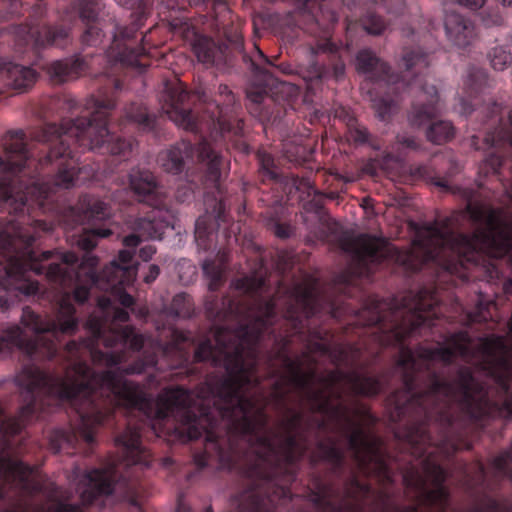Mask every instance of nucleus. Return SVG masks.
I'll return each instance as SVG.
<instances>
[{
    "mask_svg": "<svg viewBox=\"0 0 512 512\" xmlns=\"http://www.w3.org/2000/svg\"><path fill=\"white\" fill-rule=\"evenodd\" d=\"M235 290L251 294L249 305L229 301L216 315L238 324L235 331L216 327L194 353L196 361H211L223 366L226 376L220 382L209 380L196 394L180 387L164 389L155 401L144 389L124 375L140 374L157 363L156 352L175 355L179 364L188 361V336L173 330V341L165 346L158 340L136 334L127 311L112 306L108 297H100L102 319L90 316L86 326L91 339L66 345L69 365L64 377L47 375L34 365L24 366L15 376L26 405L15 418L0 424L5 435L19 433L41 405V395L69 400L78 414L76 432L56 430L50 436L51 448L58 452L73 446L78 434L86 443L95 441L98 428L112 406L133 408L152 420L172 419L180 434L197 439L205 434V449L194 457L195 464L206 467L216 459L222 468L237 465L239 446L246 445L254 460L243 473L261 483L245 492L239 502L240 512H271L277 502L291 498L286 483L293 478L289 465L306 450L303 415L289 410L274 428H268L263 413V399L255 374L257 342L260 334L273 323L276 300L264 301L261 275L235 280Z\"/></svg>",
    "mask_w": 512,
    "mask_h": 512,
    "instance_id": "f257e3e1",
    "label": "nucleus"
},
{
    "mask_svg": "<svg viewBox=\"0 0 512 512\" xmlns=\"http://www.w3.org/2000/svg\"><path fill=\"white\" fill-rule=\"evenodd\" d=\"M463 216L475 230L471 236L454 234L452 220L443 218L422 225L409 250H399L382 238L361 234L346 238L342 248L349 253V272L369 276L383 260H392L408 270H417L427 261H437L450 273H460L466 263L478 265L484 257L499 258L512 247V213L492 209L479 202H469Z\"/></svg>",
    "mask_w": 512,
    "mask_h": 512,
    "instance_id": "f03ea898",
    "label": "nucleus"
},
{
    "mask_svg": "<svg viewBox=\"0 0 512 512\" xmlns=\"http://www.w3.org/2000/svg\"><path fill=\"white\" fill-rule=\"evenodd\" d=\"M293 385L299 390L303 405L325 414L343 432L348 449L358 464L368 471L389 479L380 441L367 429L369 416L363 408L348 406L344 394L375 395L380 390L378 380L352 370H334L319 378L314 373H302L294 363L287 364Z\"/></svg>",
    "mask_w": 512,
    "mask_h": 512,
    "instance_id": "7ed1b4c3",
    "label": "nucleus"
},
{
    "mask_svg": "<svg viewBox=\"0 0 512 512\" xmlns=\"http://www.w3.org/2000/svg\"><path fill=\"white\" fill-rule=\"evenodd\" d=\"M93 109L92 118L85 120H65L59 127L49 125L45 129L35 132L33 139L38 142H52L53 147L45 158V163H52L63 159L58 164L59 172L53 184L35 182L26 191L16 190L10 180H0V202L9 203L15 212H23L24 206L29 202L41 204L55 188L69 189L75 184L76 167L72 161V143L91 150H102L112 155L126 156L132 150V142L114 137L107 129V111L115 107L111 100L91 99L87 104Z\"/></svg>",
    "mask_w": 512,
    "mask_h": 512,
    "instance_id": "20e7f679",
    "label": "nucleus"
},
{
    "mask_svg": "<svg viewBox=\"0 0 512 512\" xmlns=\"http://www.w3.org/2000/svg\"><path fill=\"white\" fill-rule=\"evenodd\" d=\"M34 240L35 235L18 222L10 221L4 226L0 225V247L5 251V263H0V288L18 291L25 296L35 295L39 285L30 280L27 273L45 272L47 280L62 290L76 285L74 299L79 303L85 302L89 296V287L80 284L81 277L84 274L85 282L98 287V276L94 271L98 259L86 254L77 266L78 258L73 252L45 251L37 256L29 248Z\"/></svg>",
    "mask_w": 512,
    "mask_h": 512,
    "instance_id": "39448f33",
    "label": "nucleus"
},
{
    "mask_svg": "<svg viewBox=\"0 0 512 512\" xmlns=\"http://www.w3.org/2000/svg\"><path fill=\"white\" fill-rule=\"evenodd\" d=\"M75 309L69 293L63 291L59 302L57 320H45L35 314L29 307L23 308L21 323L31 329L36 335L27 340L24 331L17 325H12L0 336V358L8 356L17 348L31 357L50 359L57 352L55 339L59 333H73L78 320L74 316Z\"/></svg>",
    "mask_w": 512,
    "mask_h": 512,
    "instance_id": "423d86ee",
    "label": "nucleus"
},
{
    "mask_svg": "<svg viewBox=\"0 0 512 512\" xmlns=\"http://www.w3.org/2000/svg\"><path fill=\"white\" fill-rule=\"evenodd\" d=\"M408 440L414 455L426 457L421 461V467L413 466L403 475V480L407 486L417 490L435 512H444L448 506V494L443 486L446 473L436 462L430 448L435 445L445 450V443L432 440L430 433L423 427L411 431Z\"/></svg>",
    "mask_w": 512,
    "mask_h": 512,
    "instance_id": "0eeeda50",
    "label": "nucleus"
},
{
    "mask_svg": "<svg viewBox=\"0 0 512 512\" xmlns=\"http://www.w3.org/2000/svg\"><path fill=\"white\" fill-rule=\"evenodd\" d=\"M129 182L138 200L153 207L151 216L136 222V233L126 236L123 240L125 247L134 248L142 240L161 239L166 229H174V217L168 209H164L165 194L150 171L133 169L129 175Z\"/></svg>",
    "mask_w": 512,
    "mask_h": 512,
    "instance_id": "6e6552de",
    "label": "nucleus"
},
{
    "mask_svg": "<svg viewBox=\"0 0 512 512\" xmlns=\"http://www.w3.org/2000/svg\"><path fill=\"white\" fill-rule=\"evenodd\" d=\"M117 471L114 464L89 472H75L74 481L82 504H93L98 497L113 492Z\"/></svg>",
    "mask_w": 512,
    "mask_h": 512,
    "instance_id": "1a4fd4ad",
    "label": "nucleus"
},
{
    "mask_svg": "<svg viewBox=\"0 0 512 512\" xmlns=\"http://www.w3.org/2000/svg\"><path fill=\"white\" fill-rule=\"evenodd\" d=\"M286 311L284 316L291 320H298L299 315L310 317L318 311L317 283L311 278H305L287 291L285 300Z\"/></svg>",
    "mask_w": 512,
    "mask_h": 512,
    "instance_id": "9d476101",
    "label": "nucleus"
},
{
    "mask_svg": "<svg viewBox=\"0 0 512 512\" xmlns=\"http://www.w3.org/2000/svg\"><path fill=\"white\" fill-rule=\"evenodd\" d=\"M369 494V488L358 482H353L347 489L345 499L336 504L333 498L331 488L323 487L311 498L312 502L319 506L323 511L330 512H362V498ZM409 512H418L416 509H410Z\"/></svg>",
    "mask_w": 512,
    "mask_h": 512,
    "instance_id": "9b49d317",
    "label": "nucleus"
},
{
    "mask_svg": "<svg viewBox=\"0 0 512 512\" xmlns=\"http://www.w3.org/2000/svg\"><path fill=\"white\" fill-rule=\"evenodd\" d=\"M6 159L0 157V174L15 175L20 172L29 159V152L22 130L10 131L3 139Z\"/></svg>",
    "mask_w": 512,
    "mask_h": 512,
    "instance_id": "f8f14e48",
    "label": "nucleus"
},
{
    "mask_svg": "<svg viewBox=\"0 0 512 512\" xmlns=\"http://www.w3.org/2000/svg\"><path fill=\"white\" fill-rule=\"evenodd\" d=\"M33 478L32 469L10 456L7 451L1 452L0 480H3L5 485L15 486L25 492H34L38 489V484Z\"/></svg>",
    "mask_w": 512,
    "mask_h": 512,
    "instance_id": "ddd939ff",
    "label": "nucleus"
},
{
    "mask_svg": "<svg viewBox=\"0 0 512 512\" xmlns=\"http://www.w3.org/2000/svg\"><path fill=\"white\" fill-rule=\"evenodd\" d=\"M411 85L419 86L421 93L419 101L413 105L409 114V123L414 127L427 124L432 118L441 112L439 97L434 85H422V80L415 79Z\"/></svg>",
    "mask_w": 512,
    "mask_h": 512,
    "instance_id": "4468645a",
    "label": "nucleus"
},
{
    "mask_svg": "<svg viewBox=\"0 0 512 512\" xmlns=\"http://www.w3.org/2000/svg\"><path fill=\"white\" fill-rule=\"evenodd\" d=\"M115 443L121 450L122 460L127 466H149V453L142 446L138 427L129 425L123 433L116 437Z\"/></svg>",
    "mask_w": 512,
    "mask_h": 512,
    "instance_id": "2eb2a0df",
    "label": "nucleus"
},
{
    "mask_svg": "<svg viewBox=\"0 0 512 512\" xmlns=\"http://www.w3.org/2000/svg\"><path fill=\"white\" fill-rule=\"evenodd\" d=\"M167 96L168 103L163 109L169 119L184 130L196 131L198 129L196 118L192 115L190 110L183 107V104L189 98V93L178 86L172 88Z\"/></svg>",
    "mask_w": 512,
    "mask_h": 512,
    "instance_id": "dca6fc26",
    "label": "nucleus"
},
{
    "mask_svg": "<svg viewBox=\"0 0 512 512\" xmlns=\"http://www.w3.org/2000/svg\"><path fill=\"white\" fill-rule=\"evenodd\" d=\"M444 27L448 39L458 47L469 45L475 36L473 23L456 12H447Z\"/></svg>",
    "mask_w": 512,
    "mask_h": 512,
    "instance_id": "f3484780",
    "label": "nucleus"
},
{
    "mask_svg": "<svg viewBox=\"0 0 512 512\" xmlns=\"http://www.w3.org/2000/svg\"><path fill=\"white\" fill-rule=\"evenodd\" d=\"M193 155V148L189 142L181 141L158 155L159 165L168 173L178 174L185 162Z\"/></svg>",
    "mask_w": 512,
    "mask_h": 512,
    "instance_id": "a211bd4d",
    "label": "nucleus"
},
{
    "mask_svg": "<svg viewBox=\"0 0 512 512\" xmlns=\"http://www.w3.org/2000/svg\"><path fill=\"white\" fill-rule=\"evenodd\" d=\"M357 70L369 78H380L387 82L396 83L393 75H389V67L386 63L380 61L371 50L364 49L356 57Z\"/></svg>",
    "mask_w": 512,
    "mask_h": 512,
    "instance_id": "6ab92c4d",
    "label": "nucleus"
},
{
    "mask_svg": "<svg viewBox=\"0 0 512 512\" xmlns=\"http://www.w3.org/2000/svg\"><path fill=\"white\" fill-rule=\"evenodd\" d=\"M198 157L207 164V173L210 180L216 182L221 175V169L225 165V160L206 141L199 144L197 148Z\"/></svg>",
    "mask_w": 512,
    "mask_h": 512,
    "instance_id": "aec40b11",
    "label": "nucleus"
},
{
    "mask_svg": "<svg viewBox=\"0 0 512 512\" xmlns=\"http://www.w3.org/2000/svg\"><path fill=\"white\" fill-rule=\"evenodd\" d=\"M68 36V31L64 28L43 27L40 29H30L25 38L27 43L32 42L36 47H43L51 44H58L60 40Z\"/></svg>",
    "mask_w": 512,
    "mask_h": 512,
    "instance_id": "412c9836",
    "label": "nucleus"
},
{
    "mask_svg": "<svg viewBox=\"0 0 512 512\" xmlns=\"http://www.w3.org/2000/svg\"><path fill=\"white\" fill-rule=\"evenodd\" d=\"M9 84L16 90L30 87L36 79V73L30 67L12 64L5 68Z\"/></svg>",
    "mask_w": 512,
    "mask_h": 512,
    "instance_id": "4be33fe9",
    "label": "nucleus"
},
{
    "mask_svg": "<svg viewBox=\"0 0 512 512\" xmlns=\"http://www.w3.org/2000/svg\"><path fill=\"white\" fill-rule=\"evenodd\" d=\"M79 210L87 220H102L110 215L109 208L104 202L90 196L81 199Z\"/></svg>",
    "mask_w": 512,
    "mask_h": 512,
    "instance_id": "5701e85b",
    "label": "nucleus"
},
{
    "mask_svg": "<svg viewBox=\"0 0 512 512\" xmlns=\"http://www.w3.org/2000/svg\"><path fill=\"white\" fill-rule=\"evenodd\" d=\"M454 136V127L449 121H436L429 125L426 131L427 139L435 144H442Z\"/></svg>",
    "mask_w": 512,
    "mask_h": 512,
    "instance_id": "b1692460",
    "label": "nucleus"
},
{
    "mask_svg": "<svg viewBox=\"0 0 512 512\" xmlns=\"http://www.w3.org/2000/svg\"><path fill=\"white\" fill-rule=\"evenodd\" d=\"M193 51L200 62L204 64H214L218 49L212 40L199 37L193 43Z\"/></svg>",
    "mask_w": 512,
    "mask_h": 512,
    "instance_id": "393cba45",
    "label": "nucleus"
},
{
    "mask_svg": "<svg viewBox=\"0 0 512 512\" xmlns=\"http://www.w3.org/2000/svg\"><path fill=\"white\" fill-rule=\"evenodd\" d=\"M202 269L205 276L209 279V289L216 290L222 282L225 270L224 256L222 255L217 263L211 260L203 261Z\"/></svg>",
    "mask_w": 512,
    "mask_h": 512,
    "instance_id": "a878e982",
    "label": "nucleus"
},
{
    "mask_svg": "<svg viewBox=\"0 0 512 512\" xmlns=\"http://www.w3.org/2000/svg\"><path fill=\"white\" fill-rule=\"evenodd\" d=\"M110 233L111 232L108 229H83L76 243L81 249L88 251L93 249L97 245L98 238H105L108 235H110Z\"/></svg>",
    "mask_w": 512,
    "mask_h": 512,
    "instance_id": "bb28decb",
    "label": "nucleus"
},
{
    "mask_svg": "<svg viewBox=\"0 0 512 512\" xmlns=\"http://www.w3.org/2000/svg\"><path fill=\"white\" fill-rule=\"evenodd\" d=\"M210 217L208 215H204L199 217L195 222V241L197 246L201 249H207L208 238L210 236L209 233V224Z\"/></svg>",
    "mask_w": 512,
    "mask_h": 512,
    "instance_id": "cd10ccee",
    "label": "nucleus"
},
{
    "mask_svg": "<svg viewBox=\"0 0 512 512\" xmlns=\"http://www.w3.org/2000/svg\"><path fill=\"white\" fill-rule=\"evenodd\" d=\"M487 82V73L480 68H471L466 77L464 84L470 92L479 91Z\"/></svg>",
    "mask_w": 512,
    "mask_h": 512,
    "instance_id": "c85d7f7f",
    "label": "nucleus"
},
{
    "mask_svg": "<svg viewBox=\"0 0 512 512\" xmlns=\"http://www.w3.org/2000/svg\"><path fill=\"white\" fill-rule=\"evenodd\" d=\"M490 63L495 70L502 71L511 65V53L503 47H496L490 53Z\"/></svg>",
    "mask_w": 512,
    "mask_h": 512,
    "instance_id": "c756f323",
    "label": "nucleus"
},
{
    "mask_svg": "<svg viewBox=\"0 0 512 512\" xmlns=\"http://www.w3.org/2000/svg\"><path fill=\"white\" fill-rule=\"evenodd\" d=\"M170 314L175 317H189L190 316V299L184 294H177L172 301Z\"/></svg>",
    "mask_w": 512,
    "mask_h": 512,
    "instance_id": "7c9ffc66",
    "label": "nucleus"
},
{
    "mask_svg": "<svg viewBox=\"0 0 512 512\" xmlns=\"http://www.w3.org/2000/svg\"><path fill=\"white\" fill-rule=\"evenodd\" d=\"M125 114L127 119L143 125L145 128L152 127V121L147 114L146 109L141 106L132 104L126 109Z\"/></svg>",
    "mask_w": 512,
    "mask_h": 512,
    "instance_id": "2f4dec72",
    "label": "nucleus"
},
{
    "mask_svg": "<svg viewBox=\"0 0 512 512\" xmlns=\"http://www.w3.org/2000/svg\"><path fill=\"white\" fill-rule=\"evenodd\" d=\"M511 129L509 131L499 130L485 137V142L489 147L500 145L507 141L512 146V113L509 115Z\"/></svg>",
    "mask_w": 512,
    "mask_h": 512,
    "instance_id": "473e14b6",
    "label": "nucleus"
},
{
    "mask_svg": "<svg viewBox=\"0 0 512 512\" xmlns=\"http://www.w3.org/2000/svg\"><path fill=\"white\" fill-rule=\"evenodd\" d=\"M299 73L306 81H312L315 79L320 80L326 77V70L314 61H311V63L306 68L301 67Z\"/></svg>",
    "mask_w": 512,
    "mask_h": 512,
    "instance_id": "72a5a7b5",
    "label": "nucleus"
},
{
    "mask_svg": "<svg viewBox=\"0 0 512 512\" xmlns=\"http://www.w3.org/2000/svg\"><path fill=\"white\" fill-rule=\"evenodd\" d=\"M363 28L369 34L379 35L385 29V24L382 19L376 15H367L363 20Z\"/></svg>",
    "mask_w": 512,
    "mask_h": 512,
    "instance_id": "f704fd0d",
    "label": "nucleus"
},
{
    "mask_svg": "<svg viewBox=\"0 0 512 512\" xmlns=\"http://www.w3.org/2000/svg\"><path fill=\"white\" fill-rule=\"evenodd\" d=\"M403 61L406 67L407 71L412 70L413 68H426L428 65V62L426 60V57L422 53H409L404 55Z\"/></svg>",
    "mask_w": 512,
    "mask_h": 512,
    "instance_id": "c9c22d12",
    "label": "nucleus"
},
{
    "mask_svg": "<svg viewBox=\"0 0 512 512\" xmlns=\"http://www.w3.org/2000/svg\"><path fill=\"white\" fill-rule=\"evenodd\" d=\"M79 6L80 17L84 21H95L98 13L92 0H76Z\"/></svg>",
    "mask_w": 512,
    "mask_h": 512,
    "instance_id": "e433bc0d",
    "label": "nucleus"
},
{
    "mask_svg": "<svg viewBox=\"0 0 512 512\" xmlns=\"http://www.w3.org/2000/svg\"><path fill=\"white\" fill-rule=\"evenodd\" d=\"M69 73V66L66 62L56 61L51 64L49 74L57 81H64Z\"/></svg>",
    "mask_w": 512,
    "mask_h": 512,
    "instance_id": "4c0bfd02",
    "label": "nucleus"
},
{
    "mask_svg": "<svg viewBox=\"0 0 512 512\" xmlns=\"http://www.w3.org/2000/svg\"><path fill=\"white\" fill-rule=\"evenodd\" d=\"M349 139L357 143H364L368 140V132L364 126L356 123L349 125Z\"/></svg>",
    "mask_w": 512,
    "mask_h": 512,
    "instance_id": "58836bf2",
    "label": "nucleus"
},
{
    "mask_svg": "<svg viewBox=\"0 0 512 512\" xmlns=\"http://www.w3.org/2000/svg\"><path fill=\"white\" fill-rule=\"evenodd\" d=\"M373 106L378 114V117L384 120L393 111L394 103L384 99H377L374 100Z\"/></svg>",
    "mask_w": 512,
    "mask_h": 512,
    "instance_id": "ea45409f",
    "label": "nucleus"
},
{
    "mask_svg": "<svg viewBox=\"0 0 512 512\" xmlns=\"http://www.w3.org/2000/svg\"><path fill=\"white\" fill-rule=\"evenodd\" d=\"M261 169L270 177H276L277 173L274 171V160L268 153L261 152L258 154Z\"/></svg>",
    "mask_w": 512,
    "mask_h": 512,
    "instance_id": "a19ab883",
    "label": "nucleus"
},
{
    "mask_svg": "<svg viewBox=\"0 0 512 512\" xmlns=\"http://www.w3.org/2000/svg\"><path fill=\"white\" fill-rule=\"evenodd\" d=\"M359 349L349 346L341 350V361L344 364L352 363L358 357Z\"/></svg>",
    "mask_w": 512,
    "mask_h": 512,
    "instance_id": "79ce46f5",
    "label": "nucleus"
},
{
    "mask_svg": "<svg viewBox=\"0 0 512 512\" xmlns=\"http://www.w3.org/2000/svg\"><path fill=\"white\" fill-rule=\"evenodd\" d=\"M325 457L334 463H340L343 458V453L340 448L333 444L326 452Z\"/></svg>",
    "mask_w": 512,
    "mask_h": 512,
    "instance_id": "37998d69",
    "label": "nucleus"
},
{
    "mask_svg": "<svg viewBox=\"0 0 512 512\" xmlns=\"http://www.w3.org/2000/svg\"><path fill=\"white\" fill-rule=\"evenodd\" d=\"M265 90L263 87H257L254 89H249L247 91V97L253 102V103H261L264 98Z\"/></svg>",
    "mask_w": 512,
    "mask_h": 512,
    "instance_id": "c03bdc74",
    "label": "nucleus"
},
{
    "mask_svg": "<svg viewBox=\"0 0 512 512\" xmlns=\"http://www.w3.org/2000/svg\"><path fill=\"white\" fill-rule=\"evenodd\" d=\"M485 164L490 166V169L486 171L487 173H496L501 166V159L495 154H490L489 157L485 160Z\"/></svg>",
    "mask_w": 512,
    "mask_h": 512,
    "instance_id": "a18cd8bd",
    "label": "nucleus"
},
{
    "mask_svg": "<svg viewBox=\"0 0 512 512\" xmlns=\"http://www.w3.org/2000/svg\"><path fill=\"white\" fill-rule=\"evenodd\" d=\"M397 142L401 144L402 146L410 149H416L417 144L415 139L412 136L408 135H398L397 136Z\"/></svg>",
    "mask_w": 512,
    "mask_h": 512,
    "instance_id": "49530a36",
    "label": "nucleus"
},
{
    "mask_svg": "<svg viewBox=\"0 0 512 512\" xmlns=\"http://www.w3.org/2000/svg\"><path fill=\"white\" fill-rule=\"evenodd\" d=\"M252 67H253V70L255 72L256 75H261L263 76V80H262V85L263 86H268L270 85L271 83V75L266 72L264 69H262L259 64H256V63H252Z\"/></svg>",
    "mask_w": 512,
    "mask_h": 512,
    "instance_id": "de8ad7c7",
    "label": "nucleus"
},
{
    "mask_svg": "<svg viewBox=\"0 0 512 512\" xmlns=\"http://www.w3.org/2000/svg\"><path fill=\"white\" fill-rule=\"evenodd\" d=\"M156 252V248L151 245V244H148V245H145L143 246L140 251H139V256L144 260V261H148L152 258V256L155 254Z\"/></svg>",
    "mask_w": 512,
    "mask_h": 512,
    "instance_id": "09e8293b",
    "label": "nucleus"
},
{
    "mask_svg": "<svg viewBox=\"0 0 512 512\" xmlns=\"http://www.w3.org/2000/svg\"><path fill=\"white\" fill-rule=\"evenodd\" d=\"M335 49L334 44H332L330 41L325 40L324 42L318 44L317 48H311L310 54L313 56L314 54L318 53L319 51H333Z\"/></svg>",
    "mask_w": 512,
    "mask_h": 512,
    "instance_id": "8fccbe9b",
    "label": "nucleus"
},
{
    "mask_svg": "<svg viewBox=\"0 0 512 512\" xmlns=\"http://www.w3.org/2000/svg\"><path fill=\"white\" fill-rule=\"evenodd\" d=\"M99 35V29L94 26H89L86 30V33L84 35V41L87 44H95L97 42V39H92L91 37Z\"/></svg>",
    "mask_w": 512,
    "mask_h": 512,
    "instance_id": "3c124183",
    "label": "nucleus"
},
{
    "mask_svg": "<svg viewBox=\"0 0 512 512\" xmlns=\"http://www.w3.org/2000/svg\"><path fill=\"white\" fill-rule=\"evenodd\" d=\"M160 269L157 265L152 264L149 266V272L144 277L145 283L149 284L152 283L159 275Z\"/></svg>",
    "mask_w": 512,
    "mask_h": 512,
    "instance_id": "603ef678",
    "label": "nucleus"
},
{
    "mask_svg": "<svg viewBox=\"0 0 512 512\" xmlns=\"http://www.w3.org/2000/svg\"><path fill=\"white\" fill-rule=\"evenodd\" d=\"M460 5L469 7L471 9H478L483 6L486 0H456Z\"/></svg>",
    "mask_w": 512,
    "mask_h": 512,
    "instance_id": "864d4df0",
    "label": "nucleus"
},
{
    "mask_svg": "<svg viewBox=\"0 0 512 512\" xmlns=\"http://www.w3.org/2000/svg\"><path fill=\"white\" fill-rule=\"evenodd\" d=\"M219 94H220V96L226 97V100H225L226 105H230L234 102V97L226 85L219 86Z\"/></svg>",
    "mask_w": 512,
    "mask_h": 512,
    "instance_id": "5fc2aeb1",
    "label": "nucleus"
},
{
    "mask_svg": "<svg viewBox=\"0 0 512 512\" xmlns=\"http://www.w3.org/2000/svg\"><path fill=\"white\" fill-rule=\"evenodd\" d=\"M472 110H473V109H472V106H471L469 103H467V102H465V101H461V103H460V108H459V112H460L461 114H465V115H467V114H469Z\"/></svg>",
    "mask_w": 512,
    "mask_h": 512,
    "instance_id": "6e6d98bb",
    "label": "nucleus"
},
{
    "mask_svg": "<svg viewBox=\"0 0 512 512\" xmlns=\"http://www.w3.org/2000/svg\"><path fill=\"white\" fill-rule=\"evenodd\" d=\"M194 94L197 95V97L201 100H206V96H207V93H206V89L202 86L198 87L195 89L194 91Z\"/></svg>",
    "mask_w": 512,
    "mask_h": 512,
    "instance_id": "4d7b16f0",
    "label": "nucleus"
},
{
    "mask_svg": "<svg viewBox=\"0 0 512 512\" xmlns=\"http://www.w3.org/2000/svg\"><path fill=\"white\" fill-rule=\"evenodd\" d=\"M344 74V66L343 65H336L334 68V75L335 78H340Z\"/></svg>",
    "mask_w": 512,
    "mask_h": 512,
    "instance_id": "13d9d810",
    "label": "nucleus"
},
{
    "mask_svg": "<svg viewBox=\"0 0 512 512\" xmlns=\"http://www.w3.org/2000/svg\"><path fill=\"white\" fill-rule=\"evenodd\" d=\"M256 50H257V54H258L259 58H261L263 60V62L270 64L269 59L263 54V52L257 47H256Z\"/></svg>",
    "mask_w": 512,
    "mask_h": 512,
    "instance_id": "bf43d9fd",
    "label": "nucleus"
},
{
    "mask_svg": "<svg viewBox=\"0 0 512 512\" xmlns=\"http://www.w3.org/2000/svg\"><path fill=\"white\" fill-rule=\"evenodd\" d=\"M177 512H187V507L182 501L178 503Z\"/></svg>",
    "mask_w": 512,
    "mask_h": 512,
    "instance_id": "052dcab7",
    "label": "nucleus"
},
{
    "mask_svg": "<svg viewBox=\"0 0 512 512\" xmlns=\"http://www.w3.org/2000/svg\"><path fill=\"white\" fill-rule=\"evenodd\" d=\"M36 226H37V228L42 229V230L48 229L47 225L44 222L38 221V222H36Z\"/></svg>",
    "mask_w": 512,
    "mask_h": 512,
    "instance_id": "680f3d73",
    "label": "nucleus"
},
{
    "mask_svg": "<svg viewBox=\"0 0 512 512\" xmlns=\"http://www.w3.org/2000/svg\"><path fill=\"white\" fill-rule=\"evenodd\" d=\"M506 193H507L508 197L512 199V184H511V187L506 190Z\"/></svg>",
    "mask_w": 512,
    "mask_h": 512,
    "instance_id": "e2e57ef3",
    "label": "nucleus"
},
{
    "mask_svg": "<svg viewBox=\"0 0 512 512\" xmlns=\"http://www.w3.org/2000/svg\"><path fill=\"white\" fill-rule=\"evenodd\" d=\"M507 410L509 413H512V401L507 403Z\"/></svg>",
    "mask_w": 512,
    "mask_h": 512,
    "instance_id": "0e129e2a",
    "label": "nucleus"
},
{
    "mask_svg": "<svg viewBox=\"0 0 512 512\" xmlns=\"http://www.w3.org/2000/svg\"><path fill=\"white\" fill-rule=\"evenodd\" d=\"M504 5H512V0H500Z\"/></svg>",
    "mask_w": 512,
    "mask_h": 512,
    "instance_id": "69168bd1",
    "label": "nucleus"
},
{
    "mask_svg": "<svg viewBox=\"0 0 512 512\" xmlns=\"http://www.w3.org/2000/svg\"><path fill=\"white\" fill-rule=\"evenodd\" d=\"M282 70L285 72V73H291L292 71L288 68V67H282Z\"/></svg>",
    "mask_w": 512,
    "mask_h": 512,
    "instance_id": "338daca9",
    "label": "nucleus"
},
{
    "mask_svg": "<svg viewBox=\"0 0 512 512\" xmlns=\"http://www.w3.org/2000/svg\"><path fill=\"white\" fill-rule=\"evenodd\" d=\"M277 235H278L279 237H286V234H284V233L280 232V230H278V231H277Z\"/></svg>",
    "mask_w": 512,
    "mask_h": 512,
    "instance_id": "774afa93",
    "label": "nucleus"
}]
</instances>
